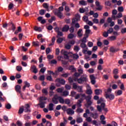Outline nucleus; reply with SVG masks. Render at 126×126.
I'll return each instance as SVG.
<instances>
[{"label":"nucleus","mask_w":126,"mask_h":126,"mask_svg":"<svg viewBox=\"0 0 126 126\" xmlns=\"http://www.w3.org/2000/svg\"><path fill=\"white\" fill-rule=\"evenodd\" d=\"M82 95V97L84 98L86 100L87 103L85 104V106L87 108H88L91 105H92L93 102L91 101V98L92 96L91 95H86V94H81Z\"/></svg>","instance_id":"nucleus-1"},{"label":"nucleus","mask_w":126,"mask_h":126,"mask_svg":"<svg viewBox=\"0 0 126 126\" xmlns=\"http://www.w3.org/2000/svg\"><path fill=\"white\" fill-rule=\"evenodd\" d=\"M88 78L87 76H82L79 79H75L74 81H77L78 84H82L84 82H87Z\"/></svg>","instance_id":"nucleus-2"},{"label":"nucleus","mask_w":126,"mask_h":126,"mask_svg":"<svg viewBox=\"0 0 126 126\" xmlns=\"http://www.w3.org/2000/svg\"><path fill=\"white\" fill-rule=\"evenodd\" d=\"M23 109L25 110V113H31V109L29 104H26L25 107H23Z\"/></svg>","instance_id":"nucleus-3"},{"label":"nucleus","mask_w":126,"mask_h":126,"mask_svg":"<svg viewBox=\"0 0 126 126\" xmlns=\"http://www.w3.org/2000/svg\"><path fill=\"white\" fill-rule=\"evenodd\" d=\"M59 97L58 94H55L52 98V102L55 104H58L59 103Z\"/></svg>","instance_id":"nucleus-4"},{"label":"nucleus","mask_w":126,"mask_h":126,"mask_svg":"<svg viewBox=\"0 0 126 126\" xmlns=\"http://www.w3.org/2000/svg\"><path fill=\"white\" fill-rule=\"evenodd\" d=\"M95 6H96V7H95V9L98 11H101V10H102L103 7L100 5V2H99L98 1H96L95 2Z\"/></svg>","instance_id":"nucleus-5"},{"label":"nucleus","mask_w":126,"mask_h":126,"mask_svg":"<svg viewBox=\"0 0 126 126\" xmlns=\"http://www.w3.org/2000/svg\"><path fill=\"white\" fill-rule=\"evenodd\" d=\"M105 96L106 99L108 98L110 100H114L115 97L114 94H108L107 93H106Z\"/></svg>","instance_id":"nucleus-6"},{"label":"nucleus","mask_w":126,"mask_h":126,"mask_svg":"<svg viewBox=\"0 0 126 126\" xmlns=\"http://www.w3.org/2000/svg\"><path fill=\"white\" fill-rule=\"evenodd\" d=\"M55 32L57 33V38H59V37L63 36V33L62 32L60 31V29L58 28H55Z\"/></svg>","instance_id":"nucleus-7"},{"label":"nucleus","mask_w":126,"mask_h":126,"mask_svg":"<svg viewBox=\"0 0 126 126\" xmlns=\"http://www.w3.org/2000/svg\"><path fill=\"white\" fill-rule=\"evenodd\" d=\"M31 71L33 73L36 74L37 73V68H36V66H35V65L31 66Z\"/></svg>","instance_id":"nucleus-8"},{"label":"nucleus","mask_w":126,"mask_h":126,"mask_svg":"<svg viewBox=\"0 0 126 126\" xmlns=\"http://www.w3.org/2000/svg\"><path fill=\"white\" fill-rule=\"evenodd\" d=\"M90 116L93 118L94 119H97L98 118V114L96 112L93 113L91 112Z\"/></svg>","instance_id":"nucleus-9"},{"label":"nucleus","mask_w":126,"mask_h":126,"mask_svg":"<svg viewBox=\"0 0 126 126\" xmlns=\"http://www.w3.org/2000/svg\"><path fill=\"white\" fill-rule=\"evenodd\" d=\"M15 90H16L17 93L21 94V86L19 85H17L16 86H15Z\"/></svg>","instance_id":"nucleus-10"},{"label":"nucleus","mask_w":126,"mask_h":126,"mask_svg":"<svg viewBox=\"0 0 126 126\" xmlns=\"http://www.w3.org/2000/svg\"><path fill=\"white\" fill-rule=\"evenodd\" d=\"M55 82H59L63 85H64L65 83V81L64 79H61L60 78H57L56 80H55Z\"/></svg>","instance_id":"nucleus-11"},{"label":"nucleus","mask_w":126,"mask_h":126,"mask_svg":"<svg viewBox=\"0 0 126 126\" xmlns=\"http://www.w3.org/2000/svg\"><path fill=\"white\" fill-rule=\"evenodd\" d=\"M66 112H67V115H74V113H75V112L71 109V108H68L66 110Z\"/></svg>","instance_id":"nucleus-12"},{"label":"nucleus","mask_w":126,"mask_h":126,"mask_svg":"<svg viewBox=\"0 0 126 126\" xmlns=\"http://www.w3.org/2000/svg\"><path fill=\"white\" fill-rule=\"evenodd\" d=\"M55 15L57 16L59 18L62 19L63 16V14L61 12H54Z\"/></svg>","instance_id":"nucleus-13"},{"label":"nucleus","mask_w":126,"mask_h":126,"mask_svg":"<svg viewBox=\"0 0 126 126\" xmlns=\"http://www.w3.org/2000/svg\"><path fill=\"white\" fill-rule=\"evenodd\" d=\"M69 30V27L68 25H64V27H63L62 31L63 32H67Z\"/></svg>","instance_id":"nucleus-14"},{"label":"nucleus","mask_w":126,"mask_h":126,"mask_svg":"<svg viewBox=\"0 0 126 126\" xmlns=\"http://www.w3.org/2000/svg\"><path fill=\"white\" fill-rule=\"evenodd\" d=\"M58 9H55V10H54V12H63V10H64V8L63 7V6H61V7H59Z\"/></svg>","instance_id":"nucleus-15"},{"label":"nucleus","mask_w":126,"mask_h":126,"mask_svg":"<svg viewBox=\"0 0 126 126\" xmlns=\"http://www.w3.org/2000/svg\"><path fill=\"white\" fill-rule=\"evenodd\" d=\"M54 104H53L52 103H50V104H49V105H48L49 111H52L54 110Z\"/></svg>","instance_id":"nucleus-16"},{"label":"nucleus","mask_w":126,"mask_h":126,"mask_svg":"<svg viewBox=\"0 0 126 126\" xmlns=\"http://www.w3.org/2000/svg\"><path fill=\"white\" fill-rule=\"evenodd\" d=\"M110 51L111 53H115L116 52L118 51V49H116L115 48H114L113 46H112L111 47H110Z\"/></svg>","instance_id":"nucleus-17"},{"label":"nucleus","mask_w":126,"mask_h":126,"mask_svg":"<svg viewBox=\"0 0 126 126\" xmlns=\"http://www.w3.org/2000/svg\"><path fill=\"white\" fill-rule=\"evenodd\" d=\"M64 101H65V100L64 99H63V98L62 97L59 96V100H58V101H59V103H62V104H64Z\"/></svg>","instance_id":"nucleus-18"},{"label":"nucleus","mask_w":126,"mask_h":126,"mask_svg":"<svg viewBox=\"0 0 126 126\" xmlns=\"http://www.w3.org/2000/svg\"><path fill=\"white\" fill-rule=\"evenodd\" d=\"M69 70H71L72 72H75L76 71V68L75 67H74L73 65H70L69 66Z\"/></svg>","instance_id":"nucleus-19"},{"label":"nucleus","mask_w":126,"mask_h":126,"mask_svg":"<svg viewBox=\"0 0 126 126\" xmlns=\"http://www.w3.org/2000/svg\"><path fill=\"white\" fill-rule=\"evenodd\" d=\"M40 103L38 104V105H39V107L40 108H44L45 107V102H39Z\"/></svg>","instance_id":"nucleus-20"},{"label":"nucleus","mask_w":126,"mask_h":126,"mask_svg":"<svg viewBox=\"0 0 126 126\" xmlns=\"http://www.w3.org/2000/svg\"><path fill=\"white\" fill-rule=\"evenodd\" d=\"M77 90L78 92L79 93H82L83 92V90L82 89V86H78V87L76 89Z\"/></svg>","instance_id":"nucleus-21"},{"label":"nucleus","mask_w":126,"mask_h":126,"mask_svg":"<svg viewBox=\"0 0 126 126\" xmlns=\"http://www.w3.org/2000/svg\"><path fill=\"white\" fill-rule=\"evenodd\" d=\"M89 35H87V36H84V38H82L81 41L82 43H86L87 42V39L88 38Z\"/></svg>","instance_id":"nucleus-22"},{"label":"nucleus","mask_w":126,"mask_h":126,"mask_svg":"<svg viewBox=\"0 0 126 126\" xmlns=\"http://www.w3.org/2000/svg\"><path fill=\"white\" fill-rule=\"evenodd\" d=\"M42 6L44 8L46 9L47 11H49V6L47 3H44Z\"/></svg>","instance_id":"nucleus-23"},{"label":"nucleus","mask_w":126,"mask_h":126,"mask_svg":"<svg viewBox=\"0 0 126 126\" xmlns=\"http://www.w3.org/2000/svg\"><path fill=\"white\" fill-rule=\"evenodd\" d=\"M42 93L45 95H47L48 94V91L47 89H43L42 90Z\"/></svg>","instance_id":"nucleus-24"},{"label":"nucleus","mask_w":126,"mask_h":126,"mask_svg":"<svg viewBox=\"0 0 126 126\" xmlns=\"http://www.w3.org/2000/svg\"><path fill=\"white\" fill-rule=\"evenodd\" d=\"M34 30L36 32H41L42 31L41 27H34Z\"/></svg>","instance_id":"nucleus-25"},{"label":"nucleus","mask_w":126,"mask_h":126,"mask_svg":"<svg viewBox=\"0 0 126 126\" xmlns=\"http://www.w3.org/2000/svg\"><path fill=\"white\" fill-rule=\"evenodd\" d=\"M80 46L82 48H86L87 50L88 49V47L85 43H81Z\"/></svg>","instance_id":"nucleus-26"},{"label":"nucleus","mask_w":126,"mask_h":126,"mask_svg":"<svg viewBox=\"0 0 126 126\" xmlns=\"http://www.w3.org/2000/svg\"><path fill=\"white\" fill-rule=\"evenodd\" d=\"M69 95V92L67 91H64L63 92V95L64 97H66L67 95Z\"/></svg>","instance_id":"nucleus-27"},{"label":"nucleus","mask_w":126,"mask_h":126,"mask_svg":"<svg viewBox=\"0 0 126 126\" xmlns=\"http://www.w3.org/2000/svg\"><path fill=\"white\" fill-rule=\"evenodd\" d=\"M46 80L50 81V82H53V78H52V76L51 75H48V76H47L46 77Z\"/></svg>","instance_id":"nucleus-28"},{"label":"nucleus","mask_w":126,"mask_h":126,"mask_svg":"<svg viewBox=\"0 0 126 126\" xmlns=\"http://www.w3.org/2000/svg\"><path fill=\"white\" fill-rule=\"evenodd\" d=\"M10 25H12V30L13 32H14L16 30V26L15 25H14V24L13 23H12V22H10Z\"/></svg>","instance_id":"nucleus-29"},{"label":"nucleus","mask_w":126,"mask_h":126,"mask_svg":"<svg viewBox=\"0 0 126 126\" xmlns=\"http://www.w3.org/2000/svg\"><path fill=\"white\" fill-rule=\"evenodd\" d=\"M47 99V97L41 96L39 98V102H44L43 100H46Z\"/></svg>","instance_id":"nucleus-30"},{"label":"nucleus","mask_w":126,"mask_h":126,"mask_svg":"<svg viewBox=\"0 0 126 126\" xmlns=\"http://www.w3.org/2000/svg\"><path fill=\"white\" fill-rule=\"evenodd\" d=\"M100 92H101V91L99 89H95L94 91V94L95 95H99L100 93Z\"/></svg>","instance_id":"nucleus-31"},{"label":"nucleus","mask_w":126,"mask_h":126,"mask_svg":"<svg viewBox=\"0 0 126 126\" xmlns=\"http://www.w3.org/2000/svg\"><path fill=\"white\" fill-rule=\"evenodd\" d=\"M5 107L7 110H10L11 109V105L10 104L8 103L5 105Z\"/></svg>","instance_id":"nucleus-32"},{"label":"nucleus","mask_w":126,"mask_h":126,"mask_svg":"<svg viewBox=\"0 0 126 126\" xmlns=\"http://www.w3.org/2000/svg\"><path fill=\"white\" fill-rule=\"evenodd\" d=\"M82 122H83V120L81 118L78 117L76 119V123H81Z\"/></svg>","instance_id":"nucleus-33"},{"label":"nucleus","mask_w":126,"mask_h":126,"mask_svg":"<svg viewBox=\"0 0 126 126\" xmlns=\"http://www.w3.org/2000/svg\"><path fill=\"white\" fill-rule=\"evenodd\" d=\"M82 32V29H79L77 32V34L79 37H81L82 36V33H81V32Z\"/></svg>","instance_id":"nucleus-34"},{"label":"nucleus","mask_w":126,"mask_h":126,"mask_svg":"<svg viewBox=\"0 0 126 126\" xmlns=\"http://www.w3.org/2000/svg\"><path fill=\"white\" fill-rule=\"evenodd\" d=\"M61 54H63V56H66L68 55V52L67 51H65L64 50H62Z\"/></svg>","instance_id":"nucleus-35"},{"label":"nucleus","mask_w":126,"mask_h":126,"mask_svg":"<svg viewBox=\"0 0 126 126\" xmlns=\"http://www.w3.org/2000/svg\"><path fill=\"white\" fill-rule=\"evenodd\" d=\"M24 112H25V110L24 109V108L22 107H20V109H19L18 114H22Z\"/></svg>","instance_id":"nucleus-36"},{"label":"nucleus","mask_w":126,"mask_h":126,"mask_svg":"<svg viewBox=\"0 0 126 126\" xmlns=\"http://www.w3.org/2000/svg\"><path fill=\"white\" fill-rule=\"evenodd\" d=\"M81 94H76V95L74 96V98L75 99H78V98H80V97H82V95Z\"/></svg>","instance_id":"nucleus-37"},{"label":"nucleus","mask_w":126,"mask_h":126,"mask_svg":"<svg viewBox=\"0 0 126 126\" xmlns=\"http://www.w3.org/2000/svg\"><path fill=\"white\" fill-rule=\"evenodd\" d=\"M86 11H87L86 9L80 8V9H79V12H80V13H84Z\"/></svg>","instance_id":"nucleus-38"},{"label":"nucleus","mask_w":126,"mask_h":126,"mask_svg":"<svg viewBox=\"0 0 126 126\" xmlns=\"http://www.w3.org/2000/svg\"><path fill=\"white\" fill-rule=\"evenodd\" d=\"M3 96L2 93L0 91V101L4 102L5 99L2 97Z\"/></svg>","instance_id":"nucleus-39"},{"label":"nucleus","mask_w":126,"mask_h":126,"mask_svg":"<svg viewBox=\"0 0 126 126\" xmlns=\"http://www.w3.org/2000/svg\"><path fill=\"white\" fill-rule=\"evenodd\" d=\"M64 103L67 105H69L70 104V100L69 99H65Z\"/></svg>","instance_id":"nucleus-40"},{"label":"nucleus","mask_w":126,"mask_h":126,"mask_svg":"<svg viewBox=\"0 0 126 126\" xmlns=\"http://www.w3.org/2000/svg\"><path fill=\"white\" fill-rule=\"evenodd\" d=\"M65 89L67 90H70L71 89V87L70 85H69L68 84H66L65 85Z\"/></svg>","instance_id":"nucleus-41"},{"label":"nucleus","mask_w":126,"mask_h":126,"mask_svg":"<svg viewBox=\"0 0 126 126\" xmlns=\"http://www.w3.org/2000/svg\"><path fill=\"white\" fill-rule=\"evenodd\" d=\"M39 41H33L32 44L35 47H38L39 46Z\"/></svg>","instance_id":"nucleus-42"},{"label":"nucleus","mask_w":126,"mask_h":126,"mask_svg":"<svg viewBox=\"0 0 126 126\" xmlns=\"http://www.w3.org/2000/svg\"><path fill=\"white\" fill-rule=\"evenodd\" d=\"M80 50V48H79V46H74V51H79V50Z\"/></svg>","instance_id":"nucleus-43"},{"label":"nucleus","mask_w":126,"mask_h":126,"mask_svg":"<svg viewBox=\"0 0 126 126\" xmlns=\"http://www.w3.org/2000/svg\"><path fill=\"white\" fill-rule=\"evenodd\" d=\"M14 7V4L12 3H9L8 6V9L11 10L12 8Z\"/></svg>","instance_id":"nucleus-44"},{"label":"nucleus","mask_w":126,"mask_h":126,"mask_svg":"<svg viewBox=\"0 0 126 126\" xmlns=\"http://www.w3.org/2000/svg\"><path fill=\"white\" fill-rule=\"evenodd\" d=\"M84 112V110L78 108L77 109H76V112L79 113H82Z\"/></svg>","instance_id":"nucleus-45"},{"label":"nucleus","mask_w":126,"mask_h":126,"mask_svg":"<svg viewBox=\"0 0 126 126\" xmlns=\"http://www.w3.org/2000/svg\"><path fill=\"white\" fill-rule=\"evenodd\" d=\"M45 10L44 9H41L39 11L40 15H44V14H45Z\"/></svg>","instance_id":"nucleus-46"},{"label":"nucleus","mask_w":126,"mask_h":126,"mask_svg":"<svg viewBox=\"0 0 126 126\" xmlns=\"http://www.w3.org/2000/svg\"><path fill=\"white\" fill-rule=\"evenodd\" d=\"M109 34L110 33L106 32H104L103 33V36H104V37L107 38L109 36Z\"/></svg>","instance_id":"nucleus-47"},{"label":"nucleus","mask_w":126,"mask_h":126,"mask_svg":"<svg viewBox=\"0 0 126 126\" xmlns=\"http://www.w3.org/2000/svg\"><path fill=\"white\" fill-rule=\"evenodd\" d=\"M63 41V38L59 37L58 39L57 40V43L61 44Z\"/></svg>","instance_id":"nucleus-48"},{"label":"nucleus","mask_w":126,"mask_h":126,"mask_svg":"<svg viewBox=\"0 0 126 126\" xmlns=\"http://www.w3.org/2000/svg\"><path fill=\"white\" fill-rule=\"evenodd\" d=\"M79 58V56L77 54H74L73 55V58L74 60H77Z\"/></svg>","instance_id":"nucleus-49"},{"label":"nucleus","mask_w":126,"mask_h":126,"mask_svg":"<svg viewBox=\"0 0 126 126\" xmlns=\"http://www.w3.org/2000/svg\"><path fill=\"white\" fill-rule=\"evenodd\" d=\"M79 3H80V4L81 5H86V1L84 0H81L79 2Z\"/></svg>","instance_id":"nucleus-50"},{"label":"nucleus","mask_w":126,"mask_h":126,"mask_svg":"<svg viewBox=\"0 0 126 126\" xmlns=\"http://www.w3.org/2000/svg\"><path fill=\"white\" fill-rule=\"evenodd\" d=\"M79 20L80 19H76V18L73 19H72V24L74 25L75 24V22H78Z\"/></svg>","instance_id":"nucleus-51"},{"label":"nucleus","mask_w":126,"mask_h":126,"mask_svg":"<svg viewBox=\"0 0 126 126\" xmlns=\"http://www.w3.org/2000/svg\"><path fill=\"white\" fill-rule=\"evenodd\" d=\"M87 45L89 48H91L93 46V43L92 41H89Z\"/></svg>","instance_id":"nucleus-52"},{"label":"nucleus","mask_w":126,"mask_h":126,"mask_svg":"<svg viewBox=\"0 0 126 126\" xmlns=\"http://www.w3.org/2000/svg\"><path fill=\"white\" fill-rule=\"evenodd\" d=\"M121 32L122 34H125L126 33V28H123L121 29Z\"/></svg>","instance_id":"nucleus-53"},{"label":"nucleus","mask_w":126,"mask_h":126,"mask_svg":"<svg viewBox=\"0 0 126 126\" xmlns=\"http://www.w3.org/2000/svg\"><path fill=\"white\" fill-rule=\"evenodd\" d=\"M96 107H97V111H98L99 112H102V107H101L100 105H97Z\"/></svg>","instance_id":"nucleus-54"},{"label":"nucleus","mask_w":126,"mask_h":126,"mask_svg":"<svg viewBox=\"0 0 126 126\" xmlns=\"http://www.w3.org/2000/svg\"><path fill=\"white\" fill-rule=\"evenodd\" d=\"M16 70L19 72H21L22 70V67L21 66H17Z\"/></svg>","instance_id":"nucleus-55"},{"label":"nucleus","mask_w":126,"mask_h":126,"mask_svg":"<svg viewBox=\"0 0 126 126\" xmlns=\"http://www.w3.org/2000/svg\"><path fill=\"white\" fill-rule=\"evenodd\" d=\"M93 93L91 89L87 90L86 94L88 95H91Z\"/></svg>","instance_id":"nucleus-56"},{"label":"nucleus","mask_w":126,"mask_h":126,"mask_svg":"<svg viewBox=\"0 0 126 126\" xmlns=\"http://www.w3.org/2000/svg\"><path fill=\"white\" fill-rule=\"evenodd\" d=\"M76 94H77V93H76L74 91H72L71 92V97H75V96L76 95Z\"/></svg>","instance_id":"nucleus-57"},{"label":"nucleus","mask_w":126,"mask_h":126,"mask_svg":"<svg viewBox=\"0 0 126 126\" xmlns=\"http://www.w3.org/2000/svg\"><path fill=\"white\" fill-rule=\"evenodd\" d=\"M22 60L23 61H26L27 60H28V57L25 55L23 56Z\"/></svg>","instance_id":"nucleus-58"},{"label":"nucleus","mask_w":126,"mask_h":126,"mask_svg":"<svg viewBox=\"0 0 126 126\" xmlns=\"http://www.w3.org/2000/svg\"><path fill=\"white\" fill-rule=\"evenodd\" d=\"M93 22L94 23H95V24H98L99 23V20L98 19H93Z\"/></svg>","instance_id":"nucleus-59"},{"label":"nucleus","mask_w":126,"mask_h":126,"mask_svg":"<svg viewBox=\"0 0 126 126\" xmlns=\"http://www.w3.org/2000/svg\"><path fill=\"white\" fill-rule=\"evenodd\" d=\"M118 11L120 12H124V7H122V6L119 7Z\"/></svg>","instance_id":"nucleus-60"},{"label":"nucleus","mask_w":126,"mask_h":126,"mask_svg":"<svg viewBox=\"0 0 126 126\" xmlns=\"http://www.w3.org/2000/svg\"><path fill=\"white\" fill-rule=\"evenodd\" d=\"M24 84H25L24 86L27 87L28 88L30 87V84L29 83L27 82V81H25Z\"/></svg>","instance_id":"nucleus-61"},{"label":"nucleus","mask_w":126,"mask_h":126,"mask_svg":"<svg viewBox=\"0 0 126 126\" xmlns=\"http://www.w3.org/2000/svg\"><path fill=\"white\" fill-rule=\"evenodd\" d=\"M113 73L115 75H116L118 74V69H114V71H113Z\"/></svg>","instance_id":"nucleus-62"},{"label":"nucleus","mask_w":126,"mask_h":126,"mask_svg":"<svg viewBox=\"0 0 126 126\" xmlns=\"http://www.w3.org/2000/svg\"><path fill=\"white\" fill-rule=\"evenodd\" d=\"M35 88L37 90H41V87H40V85L39 84H36L35 86Z\"/></svg>","instance_id":"nucleus-63"},{"label":"nucleus","mask_w":126,"mask_h":126,"mask_svg":"<svg viewBox=\"0 0 126 126\" xmlns=\"http://www.w3.org/2000/svg\"><path fill=\"white\" fill-rule=\"evenodd\" d=\"M91 32V30H86V34H85V36H87V35L90 34Z\"/></svg>","instance_id":"nucleus-64"}]
</instances>
